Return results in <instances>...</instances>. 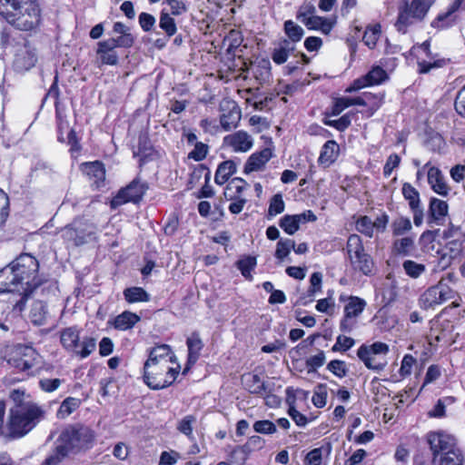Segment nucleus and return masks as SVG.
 Returning a JSON list of instances; mask_svg holds the SVG:
<instances>
[{"instance_id":"nucleus-5","label":"nucleus","mask_w":465,"mask_h":465,"mask_svg":"<svg viewBox=\"0 0 465 465\" xmlns=\"http://www.w3.org/2000/svg\"><path fill=\"white\" fill-rule=\"evenodd\" d=\"M431 6V0H403L402 5L399 7V13L395 27L402 34H406L409 26L415 22L424 19Z\"/></svg>"},{"instance_id":"nucleus-58","label":"nucleus","mask_w":465,"mask_h":465,"mask_svg":"<svg viewBox=\"0 0 465 465\" xmlns=\"http://www.w3.org/2000/svg\"><path fill=\"white\" fill-rule=\"evenodd\" d=\"M322 272H315L311 275V278H310L311 286L307 292V297H309L311 301L313 300L315 293L322 290Z\"/></svg>"},{"instance_id":"nucleus-29","label":"nucleus","mask_w":465,"mask_h":465,"mask_svg":"<svg viewBox=\"0 0 465 465\" xmlns=\"http://www.w3.org/2000/svg\"><path fill=\"white\" fill-rule=\"evenodd\" d=\"M339 144L334 140L327 141L321 151L318 162L321 164L329 166L334 163L339 153Z\"/></svg>"},{"instance_id":"nucleus-21","label":"nucleus","mask_w":465,"mask_h":465,"mask_svg":"<svg viewBox=\"0 0 465 465\" xmlns=\"http://www.w3.org/2000/svg\"><path fill=\"white\" fill-rule=\"evenodd\" d=\"M272 157L270 148H264L260 152L253 153L244 165V173H251L260 170Z\"/></svg>"},{"instance_id":"nucleus-14","label":"nucleus","mask_w":465,"mask_h":465,"mask_svg":"<svg viewBox=\"0 0 465 465\" xmlns=\"http://www.w3.org/2000/svg\"><path fill=\"white\" fill-rule=\"evenodd\" d=\"M36 61L37 55L35 49L25 41L16 51L14 66L16 71H27L35 66Z\"/></svg>"},{"instance_id":"nucleus-28","label":"nucleus","mask_w":465,"mask_h":465,"mask_svg":"<svg viewBox=\"0 0 465 465\" xmlns=\"http://www.w3.org/2000/svg\"><path fill=\"white\" fill-rule=\"evenodd\" d=\"M97 54L101 63L107 65H116L118 64V54L112 45H107L105 40L98 43Z\"/></svg>"},{"instance_id":"nucleus-64","label":"nucleus","mask_w":465,"mask_h":465,"mask_svg":"<svg viewBox=\"0 0 465 465\" xmlns=\"http://www.w3.org/2000/svg\"><path fill=\"white\" fill-rule=\"evenodd\" d=\"M355 343V341L347 336L339 335L336 339L335 344L332 346V351H346L351 349Z\"/></svg>"},{"instance_id":"nucleus-26","label":"nucleus","mask_w":465,"mask_h":465,"mask_svg":"<svg viewBox=\"0 0 465 465\" xmlns=\"http://www.w3.org/2000/svg\"><path fill=\"white\" fill-rule=\"evenodd\" d=\"M428 183L436 193L443 196L448 194L449 188L444 182L443 174L439 168L432 166L429 169Z\"/></svg>"},{"instance_id":"nucleus-40","label":"nucleus","mask_w":465,"mask_h":465,"mask_svg":"<svg viewBox=\"0 0 465 465\" xmlns=\"http://www.w3.org/2000/svg\"><path fill=\"white\" fill-rule=\"evenodd\" d=\"M402 268L405 273L412 278L417 279L426 271V266L412 260H406L402 262Z\"/></svg>"},{"instance_id":"nucleus-36","label":"nucleus","mask_w":465,"mask_h":465,"mask_svg":"<svg viewBox=\"0 0 465 465\" xmlns=\"http://www.w3.org/2000/svg\"><path fill=\"white\" fill-rule=\"evenodd\" d=\"M159 27L165 33L167 38H171L177 32L175 20L164 11L160 14Z\"/></svg>"},{"instance_id":"nucleus-12","label":"nucleus","mask_w":465,"mask_h":465,"mask_svg":"<svg viewBox=\"0 0 465 465\" xmlns=\"http://www.w3.org/2000/svg\"><path fill=\"white\" fill-rule=\"evenodd\" d=\"M455 295V292L442 281L438 284L428 288L420 298L421 307L424 309L433 308L441 304Z\"/></svg>"},{"instance_id":"nucleus-19","label":"nucleus","mask_w":465,"mask_h":465,"mask_svg":"<svg viewBox=\"0 0 465 465\" xmlns=\"http://www.w3.org/2000/svg\"><path fill=\"white\" fill-rule=\"evenodd\" d=\"M462 0H454L449 6L445 13L438 15V16L431 22L430 25L437 29H445L452 26L456 22L454 14L459 10Z\"/></svg>"},{"instance_id":"nucleus-53","label":"nucleus","mask_w":465,"mask_h":465,"mask_svg":"<svg viewBox=\"0 0 465 465\" xmlns=\"http://www.w3.org/2000/svg\"><path fill=\"white\" fill-rule=\"evenodd\" d=\"M325 353L322 350H320L316 355L308 358L305 362L308 368V373L315 372L318 368L322 367L325 363Z\"/></svg>"},{"instance_id":"nucleus-16","label":"nucleus","mask_w":465,"mask_h":465,"mask_svg":"<svg viewBox=\"0 0 465 465\" xmlns=\"http://www.w3.org/2000/svg\"><path fill=\"white\" fill-rule=\"evenodd\" d=\"M175 356L172 349L167 344H159L148 350V359L145 362L151 364L169 365L170 361H174Z\"/></svg>"},{"instance_id":"nucleus-46","label":"nucleus","mask_w":465,"mask_h":465,"mask_svg":"<svg viewBox=\"0 0 465 465\" xmlns=\"http://www.w3.org/2000/svg\"><path fill=\"white\" fill-rule=\"evenodd\" d=\"M440 465H463L464 457L460 449L438 458Z\"/></svg>"},{"instance_id":"nucleus-11","label":"nucleus","mask_w":465,"mask_h":465,"mask_svg":"<svg viewBox=\"0 0 465 465\" xmlns=\"http://www.w3.org/2000/svg\"><path fill=\"white\" fill-rule=\"evenodd\" d=\"M147 190V183L135 178L126 187L122 188L112 199L111 207L116 208L128 202L137 203L142 200Z\"/></svg>"},{"instance_id":"nucleus-56","label":"nucleus","mask_w":465,"mask_h":465,"mask_svg":"<svg viewBox=\"0 0 465 465\" xmlns=\"http://www.w3.org/2000/svg\"><path fill=\"white\" fill-rule=\"evenodd\" d=\"M381 35V26L375 25L371 28H367L364 32L362 41L364 44L370 48H373L376 45V43Z\"/></svg>"},{"instance_id":"nucleus-31","label":"nucleus","mask_w":465,"mask_h":465,"mask_svg":"<svg viewBox=\"0 0 465 465\" xmlns=\"http://www.w3.org/2000/svg\"><path fill=\"white\" fill-rule=\"evenodd\" d=\"M186 345L188 347V365H193L199 359L203 343L199 334L193 332L191 337L187 338Z\"/></svg>"},{"instance_id":"nucleus-38","label":"nucleus","mask_w":465,"mask_h":465,"mask_svg":"<svg viewBox=\"0 0 465 465\" xmlns=\"http://www.w3.org/2000/svg\"><path fill=\"white\" fill-rule=\"evenodd\" d=\"M256 258L253 256H246L243 259L237 261L236 267L240 270L242 275L249 281L252 280L251 272L256 266Z\"/></svg>"},{"instance_id":"nucleus-42","label":"nucleus","mask_w":465,"mask_h":465,"mask_svg":"<svg viewBox=\"0 0 465 465\" xmlns=\"http://www.w3.org/2000/svg\"><path fill=\"white\" fill-rule=\"evenodd\" d=\"M412 228L411 220L407 217H399L391 223L392 234L401 236L411 231Z\"/></svg>"},{"instance_id":"nucleus-54","label":"nucleus","mask_w":465,"mask_h":465,"mask_svg":"<svg viewBox=\"0 0 465 465\" xmlns=\"http://www.w3.org/2000/svg\"><path fill=\"white\" fill-rule=\"evenodd\" d=\"M279 225L289 235H293L300 229L292 214L283 215Z\"/></svg>"},{"instance_id":"nucleus-51","label":"nucleus","mask_w":465,"mask_h":465,"mask_svg":"<svg viewBox=\"0 0 465 465\" xmlns=\"http://www.w3.org/2000/svg\"><path fill=\"white\" fill-rule=\"evenodd\" d=\"M79 407V401L73 397H68L63 401L58 410V415L64 418L70 415Z\"/></svg>"},{"instance_id":"nucleus-9","label":"nucleus","mask_w":465,"mask_h":465,"mask_svg":"<svg viewBox=\"0 0 465 465\" xmlns=\"http://www.w3.org/2000/svg\"><path fill=\"white\" fill-rule=\"evenodd\" d=\"M92 440L87 428L69 427L64 429L57 439V445L63 447L69 454L74 449H80Z\"/></svg>"},{"instance_id":"nucleus-10","label":"nucleus","mask_w":465,"mask_h":465,"mask_svg":"<svg viewBox=\"0 0 465 465\" xmlns=\"http://www.w3.org/2000/svg\"><path fill=\"white\" fill-rule=\"evenodd\" d=\"M427 441L432 452V462H436L438 458L460 449L457 446L456 439L444 431L430 432L427 435Z\"/></svg>"},{"instance_id":"nucleus-57","label":"nucleus","mask_w":465,"mask_h":465,"mask_svg":"<svg viewBox=\"0 0 465 465\" xmlns=\"http://www.w3.org/2000/svg\"><path fill=\"white\" fill-rule=\"evenodd\" d=\"M327 370L338 378H343L348 373L346 362L341 360H332L327 364Z\"/></svg>"},{"instance_id":"nucleus-30","label":"nucleus","mask_w":465,"mask_h":465,"mask_svg":"<svg viewBox=\"0 0 465 465\" xmlns=\"http://www.w3.org/2000/svg\"><path fill=\"white\" fill-rule=\"evenodd\" d=\"M236 170L237 165L232 160L222 162L215 172L214 182L219 185L225 183Z\"/></svg>"},{"instance_id":"nucleus-32","label":"nucleus","mask_w":465,"mask_h":465,"mask_svg":"<svg viewBox=\"0 0 465 465\" xmlns=\"http://www.w3.org/2000/svg\"><path fill=\"white\" fill-rule=\"evenodd\" d=\"M47 315V306L44 302L35 301L33 302L30 311V319L35 325H44L46 322Z\"/></svg>"},{"instance_id":"nucleus-45","label":"nucleus","mask_w":465,"mask_h":465,"mask_svg":"<svg viewBox=\"0 0 465 465\" xmlns=\"http://www.w3.org/2000/svg\"><path fill=\"white\" fill-rule=\"evenodd\" d=\"M271 63L269 59H261L253 69L254 76L262 81L268 79L271 76Z\"/></svg>"},{"instance_id":"nucleus-59","label":"nucleus","mask_w":465,"mask_h":465,"mask_svg":"<svg viewBox=\"0 0 465 465\" xmlns=\"http://www.w3.org/2000/svg\"><path fill=\"white\" fill-rule=\"evenodd\" d=\"M248 450L242 446L235 447L230 454V461L232 465H244L248 458Z\"/></svg>"},{"instance_id":"nucleus-8","label":"nucleus","mask_w":465,"mask_h":465,"mask_svg":"<svg viewBox=\"0 0 465 465\" xmlns=\"http://www.w3.org/2000/svg\"><path fill=\"white\" fill-rule=\"evenodd\" d=\"M64 240L80 246L87 242L95 232V227L87 220L77 218L62 229Z\"/></svg>"},{"instance_id":"nucleus-27","label":"nucleus","mask_w":465,"mask_h":465,"mask_svg":"<svg viewBox=\"0 0 465 465\" xmlns=\"http://www.w3.org/2000/svg\"><path fill=\"white\" fill-rule=\"evenodd\" d=\"M140 320V316L136 313L125 311L114 318V320L109 322V323H111L116 330L127 331L132 329Z\"/></svg>"},{"instance_id":"nucleus-7","label":"nucleus","mask_w":465,"mask_h":465,"mask_svg":"<svg viewBox=\"0 0 465 465\" xmlns=\"http://www.w3.org/2000/svg\"><path fill=\"white\" fill-rule=\"evenodd\" d=\"M346 251L351 267L364 275H371L374 269V262L371 256L366 252L362 240L358 234H351L348 237Z\"/></svg>"},{"instance_id":"nucleus-63","label":"nucleus","mask_w":465,"mask_h":465,"mask_svg":"<svg viewBox=\"0 0 465 465\" xmlns=\"http://www.w3.org/2000/svg\"><path fill=\"white\" fill-rule=\"evenodd\" d=\"M253 430L262 434H272L277 430L275 424L268 420L255 421Z\"/></svg>"},{"instance_id":"nucleus-47","label":"nucleus","mask_w":465,"mask_h":465,"mask_svg":"<svg viewBox=\"0 0 465 465\" xmlns=\"http://www.w3.org/2000/svg\"><path fill=\"white\" fill-rule=\"evenodd\" d=\"M316 14V7L311 2H304L296 13V19L304 24Z\"/></svg>"},{"instance_id":"nucleus-35","label":"nucleus","mask_w":465,"mask_h":465,"mask_svg":"<svg viewBox=\"0 0 465 465\" xmlns=\"http://www.w3.org/2000/svg\"><path fill=\"white\" fill-rule=\"evenodd\" d=\"M124 296L125 301L129 303L150 301V294L142 287L126 288L124 291Z\"/></svg>"},{"instance_id":"nucleus-17","label":"nucleus","mask_w":465,"mask_h":465,"mask_svg":"<svg viewBox=\"0 0 465 465\" xmlns=\"http://www.w3.org/2000/svg\"><path fill=\"white\" fill-rule=\"evenodd\" d=\"M83 173L93 182L95 188L99 189L104 183L105 169L103 163L99 161L84 163L81 165Z\"/></svg>"},{"instance_id":"nucleus-43","label":"nucleus","mask_w":465,"mask_h":465,"mask_svg":"<svg viewBox=\"0 0 465 465\" xmlns=\"http://www.w3.org/2000/svg\"><path fill=\"white\" fill-rule=\"evenodd\" d=\"M284 207L285 204L282 200V195L281 193L274 194L270 200L267 213L268 219L282 213L284 211Z\"/></svg>"},{"instance_id":"nucleus-44","label":"nucleus","mask_w":465,"mask_h":465,"mask_svg":"<svg viewBox=\"0 0 465 465\" xmlns=\"http://www.w3.org/2000/svg\"><path fill=\"white\" fill-rule=\"evenodd\" d=\"M449 255L448 261L445 265H450L451 261L458 258L462 251V242L460 240H452L446 243L442 250Z\"/></svg>"},{"instance_id":"nucleus-6","label":"nucleus","mask_w":465,"mask_h":465,"mask_svg":"<svg viewBox=\"0 0 465 465\" xmlns=\"http://www.w3.org/2000/svg\"><path fill=\"white\" fill-rule=\"evenodd\" d=\"M180 371V366L170 367L163 364H143V381L152 390H162L172 385Z\"/></svg>"},{"instance_id":"nucleus-23","label":"nucleus","mask_w":465,"mask_h":465,"mask_svg":"<svg viewBox=\"0 0 465 465\" xmlns=\"http://www.w3.org/2000/svg\"><path fill=\"white\" fill-rule=\"evenodd\" d=\"M49 95H53L55 98L54 106H55V115L57 121V131H58V141L61 143L65 142V138L64 136V131L68 128V122L64 119V116L62 114L60 109L59 103V90L56 84V81L52 84L48 92Z\"/></svg>"},{"instance_id":"nucleus-22","label":"nucleus","mask_w":465,"mask_h":465,"mask_svg":"<svg viewBox=\"0 0 465 465\" xmlns=\"http://www.w3.org/2000/svg\"><path fill=\"white\" fill-rule=\"evenodd\" d=\"M295 52V46L292 45L289 40H279L274 43V47L272 50L271 57L276 64H282L287 62L289 56Z\"/></svg>"},{"instance_id":"nucleus-50","label":"nucleus","mask_w":465,"mask_h":465,"mask_svg":"<svg viewBox=\"0 0 465 465\" xmlns=\"http://www.w3.org/2000/svg\"><path fill=\"white\" fill-rule=\"evenodd\" d=\"M195 421L196 418L193 415H187L178 422L177 430L190 440H193V425Z\"/></svg>"},{"instance_id":"nucleus-2","label":"nucleus","mask_w":465,"mask_h":465,"mask_svg":"<svg viewBox=\"0 0 465 465\" xmlns=\"http://www.w3.org/2000/svg\"><path fill=\"white\" fill-rule=\"evenodd\" d=\"M40 7L36 0H0V15L22 31L35 29L40 23Z\"/></svg>"},{"instance_id":"nucleus-55","label":"nucleus","mask_w":465,"mask_h":465,"mask_svg":"<svg viewBox=\"0 0 465 465\" xmlns=\"http://www.w3.org/2000/svg\"><path fill=\"white\" fill-rule=\"evenodd\" d=\"M356 230L368 236L372 237L373 235V223L370 217L364 215L360 217L356 222Z\"/></svg>"},{"instance_id":"nucleus-52","label":"nucleus","mask_w":465,"mask_h":465,"mask_svg":"<svg viewBox=\"0 0 465 465\" xmlns=\"http://www.w3.org/2000/svg\"><path fill=\"white\" fill-rule=\"evenodd\" d=\"M244 184H246L245 180L242 178H233L226 186L224 191V196L230 200L234 199L236 196L233 194H231L230 192L232 190H235L236 194H241L243 191Z\"/></svg>"},{"instance_id":"nucleus-48","label":"nucleus","mask_w":465,"mask_h":465,"mask_svg":"<svg viewBox=\"0 0 465 465\" xmlns=\"http://www.w3.org/2000/svg\"><path fill=\"white\" fill-rule=\"evenodd\" d=\"M67 456L66 450L56 445L53 452L40 465H59Z\"/></svg>"},{"instance_id":"nucleus-37","label":"nucleus","mask_w":465,"mask_h":465,"mask_svg":"<svg viewBox=\"0 0 465 465\" xmlns=\"http://www.w3.org/2000/svg\"><path fill=\"white\" fill-rule=\"evenodd\" d=\"M401 191L404 199L409 203L410 209L420 206V193L411 183H404Z\"/></svg>"},{"instance_id":"nucleus-61","label":"nucleus","mask_w":465,"mask_h":465,"mask_svg":"<svg viewBox=\"0 0 465 465\" xmlns=\"http://www.w3.org/2000/svg\"><path fill=\"white\" fill-rule=\"evenodd\" d=\"M208 151L209 146L206 143H195L193 150L188 153V158L200 162L206 157Z\"/></svg>"},{"instance_id":"nucleus-18","label":"nucleus","mask_w":465,"mask_h":465,"mask_svg":"<svg viewBox=\"0 0 465 465\" xmlns=\"http://www.w3.org/2000/svg\"><path fill=\"white\" fill-rule=\"evenodd\" d=\"M223 141L235 152H247L253 144L252 136L245 131H238L229 134L224 137Z\"/></svg>"},{"instance_id":"nucleus-41","label":"nucleus","mask_w":465,"mask_h":465,"mask_svg":"<svg viewBox=\"0 0 465 465\" xmlns=\"http://www.w3.org/2000/svg\"><path fill=\"white\" fill-rule=\"evenodd\" d=\"M107 45H112L114 49L117 47L130 48L134 44L135 38L132 34L120 35L118 37H112L105 40Z\"/></svg>"},{"instance_id":"nucleus-25","label":"nucleus","mask_w":465,"mask_h":465,"mask_svg":"<svg viewBox=\"0 0 465 465\" xmlns=\"http://www.w3.org/2000/svg\"><path fill=\"white\" fill-rule=\"evenodd\" d=\"M244 388L252 394L263 395L268 392V385L255 373L244 374L242 378Z\"/></svg>"},{"instance_id":"nucleus-3","label":"nucleus","mask_w":465,"mask_h":465,"mask_svg":"<svg viewBox=\"0 0 465 465\" xmlns=\"http://www.w3.org/2000/svg\"><path fill=\"white\" fill-rule=\"evenodd\" d=\"M44 416V411L35 403L15 404L10 409L8 428L10 435L20 438L28 433Z\"/></svg>"},{"instance_id":"nucleus-60","label":"nucleus","mask_w":465,"mask_h":465,"mask_svg":"<svg viewBox=\"0 0 465 465\" xmlns=\"http://www.w3.org/2000/svg\"><path fill=\"white\" fill-rule=\"evenodd\" d=\"M414 245L412 237H403L393 242L394 250L400 254H408Z\"/></svg>"},{"instance_id":"nucleus-20","label":"nucleus","mask_w":465,"mask_h":465,"mask_svg":"<svg viewBox=\"0 0 465 465\" xmlns=\"http://www.w3.org/2000/svg\"><path fill=\"white\" fill-rule=\"evenodd\" d=\"M357 356L369 370L381 371L385 368L387 364L384 357L369 353L365 344L360 346L357 351Z\"/></svg>"},{"instance_id":"nucleus-49","label":"nucleus","mask_w":465,"mask_h":465,"mask_svg":"<svg viewBox=\"0 0 465 465\" xmlns=\"http://www.w3.org/2000/svg\"><path fill=\"white\" fill-rule=\"evenodd\" d=\"M294 248V241L292 239H281L276 245L275 257L282 261L287 257L291 250Z\"/></svg>"},{"instance_id":"nucleus-15","label":"nucleus","mask_w":465,"mask_h":465,"mask_svg":"<svg viewBox=\"0 0 465 465\" xmlns=\"http://www.w3.org/2000/svg\"><path fill=\"white\" fill-rule=\"evenodd\" d=\"M223 112L220 124L224 131L235 128L241 120V110L235 102L226 101L220 105Z\"/></svg>"},{"instance_id":"nucleus-62","label":"nucleus","mask_w":465,"mask_h":465,"mask_svg":"<svg viewBox=\"0 0 465 465\" xmlns=\"http://www.w3.org/2000/svg\"><path fill=\"white\" fill-rule=\"evenodd\" d=\"M138 22L144 32H151L155 27V17L148 13L143 12L138 16Z\"/></svg>"},{"instance_id":"nucleus-33","label":"nucleus","mask_w":465,"mask_h":465,"mask_svg":"<svg viewBox=\"0 0 465 465\" xmlns=\"http://www.w3.org/2000/svg\"><path fill=\"white\" fill-rule=\"evenodd\" d=\"M283 31L287 37L282 38L281 40H289L293 46H295V44L300 42L304 35V30L302 27L292 20H286L284 22Z\"/></svg>"},{"instance_id":"nucleus-4","label":"nucleus","mask_w":465,"mask_h":465,"mask_svg":"<svg viewBox=\"0 0 465 465\" xmlns=\"http://www.w3.org/2000/svg\"><path fill=\"white\" fill-rule=\"evenodd\" d=\"M80 329L76 326L64 328L60 332L63 347L80 359L87 358L96 348V340L85 336L80 341Z\"/></svg>"},{"instance_id":"nucleus-13","label":"nucleus","mask_w":465,"mask_h":465,"mask_svg":"<svg viewBox=\"0 0 465 465\" xmlns=\"http://www.w3.org/2000/svg\"><path fill=\"white\" fill-rule=\"evenodd\" d=\"M35 351L30 347H19L8 358L7 363L20 371L33 375L31 370L36 365Z\"/></svg>"},{"instance_id":"nucleus-39","label":"nucleus","mask_w":465,"mask_h":465,"mask_svg":"<svg viewBox=\"0 0 465 465\" xmlns=\"http://www.w3.org/2000/svg\"><path fill=\"white\" fill-rule=\"evenodd\" d=\"M363 78L368 85H373L384 82L388 78V75L382 67L374 66Z\"/></svg>"},{"instance_id":"nucleus-1","label":"nucleus","mask_w":465,"mask_h":465,"mask_svg":"<svg viewBox=\"0 0 465 465\" xmlns=\"http://www.w3.org/2000/svg\"><path fill=\"white\" fill-rule=\"evenodd\" d=\"M39 262L30 253H21L0 270V292H10L7 302L0 301V312L11 309L19 316L33 292L43 283L38 275Z\"/></svg>"},{"instance_id":"nucleus-24","label":"nucleus","mask_w":465,"mask_h":465,"mask_svg":"<svg viewBox=\"0 0 465 465\" xmlns=\"http://www.w3.org/2000/svg\"><path fill=\"white\" fill-rule=\"evenodd\" d=\"M448 214V203L438 198H431L429 206V223L442 224Z\"/></svg>"},{"instance_id":"nucleus-34","label":"nucleus","mask_w":465,"mask_h":465,"mask_svg":"<svg viewBox=\"0 0 465 465\" xmlns=\"http://www.w3.org/2000/svg\"><path fill=\"white\" fill-rule=\"evenodd\" d=\"M366 302L357 296L348 297V302L344 307V313L347 318H356L364 310Z\"/></svg>"}]
</instances>
